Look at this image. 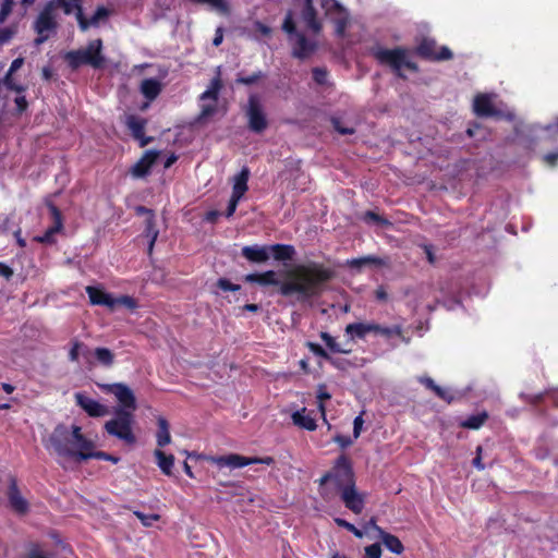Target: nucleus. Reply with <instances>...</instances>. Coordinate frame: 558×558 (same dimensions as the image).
<instances>
[{"label": "nucleus", "mask_w": 558, "mask_h": 558, "mask_svg": "<svg viewBox=\"0 0 558 558\" xmlns=\"http://www.w3.org/2000/svg\"><path fill=\"white\" fill-rule=\"evenodd\" d=\"M223 40V28L222 27H218L215 32V36H214V39H213V45L215 47H218L221 45Z\"/></svg>", "instance_id": "774afa93"}, {"label": "nucleus", "mask_w": 558, "mask_h": 558, "mask_svg": "<svg viewBox=\"0 0 558 558\" xmlns=\"http://www.w3.org/2000/svg\"><path fill=\"white\" fill-rule=\"evenodd\" d=\"M141 92L145 98L154 100L161 92V84L155 78H145L141 84Z\"/></svg>", "instance_id": "473e14b6"}, {"label": "nucleus", "mask_w": 558, "mask_h": 558, "mask_svg": "<svg viewBox=\"0 0 558 558\" xmlns=\"http://www.w3.org/2000/svg\"><path fill=\"white\" fill-rule=\"evenodd\" d=\"M3 83L10 90H14L16 93H23L25 90V87L23 85H17L14 83L12 76H10V73L5 74Z\"/></svg>", "instance_id": "864d4df0"}, {"label": "nucleus", "mask_w": 558, "mask_h": 558, "mask_svg": "<svg viewBox=\"0 0 558 558\" xmlns=\"http://www.w3.org/2000/svg\"><path fill=\"white\" fill-rule=\"evenodd\" d=\"M317 402H325L331 399V395L327 390V386L325 384H319L317 386Z\"/></svg>", "instance_id": "5fc2aeb1"}, {"label": "nucleus", "mask_w": 558, "mask_h": 558, "mask_svg": "<svg viewBox=\"0 0 558 558\" xmlns=\"http://www.w3.org/2000/svg\"><path fill=\"white\" fill-rule=\"evenodd\" d=\"M217 287L220 288L223 291H239L241 289L240 284L232 283L230 280L226 278H220L217 281Z\"/></svg>", "instance_id": "8fccbe9b"}, {"label": "nucleus", "mask_w": 558, "mask_h": 558, "mask_svg": "<svg viewBox=\"0 0 558 558\" xmlns=\"http://www.w3.org/2000/svg\"><path fill=\"white\" fill-rule=\"evenodd\" d=\"M371 265L379 267V266L384 265V260L379 257L371 256V255L347 260V266L352 269H361L364 266H371Z\"/></svg>", "instance_id": "2f4dec72"}, {"label": "nucleus", "mask_w": 558, "mask_h": 558, "mask_svg": "<svg viewBox=\"0 0 558 558\" xmlns=\"http://www.w3.org/2000/svg\"><path fill=\"white\" fill-rule=\"evenodd\" d=\"M94 355L97 362L105 367H111L114 363V354L108 348H96Z\"/></svg>", "instance_id": "c9c22d12"}, {"label": "nucleus", "mask_w": 558, "mask_h": 558, "mask_svg": "<svg viewBox=\"0 0 558 558\" xmlns=\"http://www.w3.org/2000/svg\"><path fill=\"white\" fill-rule=\"evenodd\" d=\"M265 74L262 71L254 72L251 75L243 76L241 74L238 75L235 82L242 85H253L256 84L259 80H262Z\"/></svg>", "instance_id": "79ce46f5"}, {"label": "nucleus", "mask_w": 558, "mask_h": 558, "mask_svg": "<svg viewBox=\"0 0 558 558\" xmlns=\"http://www.w3.org/2000/svg\"><path fill=\"white\" fill-rule=\"evenodd\" d=\"M363 423H364V421L361 415H359L354 418V421H353V437H354V439H357L360 437Z\"/></svg>", "instance_id": "e2e57ef3"}, {"label": "nucleus", "mask_w": 558, "mask_h": 558, "mask_svg": "<svg viewBox=\"0 0 558 558\" xmlns=\"http://www.w3.org/2000/svg\"><path fill=\"white\" fill-rule=\"evenodd\" d=\"M81 460L86 461L89 459H98V460H105L112 463H118L120 461V458L117 456H113L111 453L105 452V451H97L95 450V446L90 449L86 450L85 453H80Z\"/></svg>", "instance_id": "f704fd0d"}, {"label": "nucleus", "mask_w": 558, "mask_h": 558, "mask_svg": "<svg viewBox=\"0 0 558 558\" xmlns=\"http://www.w3.org/2000/svg\"><path fill=\"white\" fill-rule=\"evenodd\" d=\"M44 446L46 449L52 448L60 457L82 462L80 453H85L94 447V441L82 433V427L78 425H72L69 428L64 424H58L48 440H44Z\"/></svg>", "instance_id": "7ed1b4c3"}, {"label": "nucleus", "mask_w": 558, "mask_h": 558, "mask_svg": "<svg viewBox=\"0 0 558 558\" xmlns=\"http://www.w3.org/2000/svg\"><path fill=\"white\" fill-rule=\"evenodd\" d=\"M313 80L318 85H324L327 82L328 72L325 68H314L312 70Z\"/></svg>", "instance_id": "49530a36"}, {"label": "nucleus", "mask_w": 558, "mask_h": 558, "mask_svg": "<svg viewBox=\"0 0 558 558\" xmlns=\"http://www.w3.org/2000/svg\"><path fill=\"white\" fill-rule=\"evenodd\" d=\"M319 495L325 501L340 497L344 507L354 514H361L365 508V496L356 488L355 473L351 459L342 453L333 465L318 481Z\"/></svg>", "instance_id": "f03ea898"}, {"label": "nucleus", "mask_w": 558, "mask_h": 558, "mask_svg": "<svg viewBox=\"0 0 558 558\" xmlns=\"http://www.w3.org/2000/svg\"><path fill=\"white\" fill-rule=\"evenodd\" d=\"M159 153L156 150H147L142 158L135 162L130 172L134 178H144L149 174L151 167L156 162Z\"/></svg>", "instance_id": "412c9836"}, {"label": "nucleus", "mask_w": 558, "mask_h": 558, "mask_svg": "<svg viewBox=\"0 0 558 558\" xmlns=\"http://www.w3.org/2000/svg\"><path fill=\"white\" fill-rule=\"evenodd\" d=\"M414 52L420 58L434 62L447 61L453 58V53L449 47H438L436 40L429 37H423L415 47Z\"/></svg>", "instance_id": "9b49d317"}, {"label": "nucleus", "mask_w": 558, "mask_h": 558, "mask_svg": "<svg viewBox=\"0 0 558 558\" xmlns=\"http://www.w3.org/2000/svg\"><path fill=\"white\" fill-rule=\"evenodd\" d=\"M72 347L69 351V361L76 363L80 360V353L86 354L89 352L88 348L77 339L72 340Z\"/></svg>", "instance_id": "4c0bfd02"}, {"label": "nucleus", "mask_w": 558, "mask_h": 558, "mask_svg": "<svg viewBox=\"0 0 558 558\" xmlns=\"http://www.w3.org/2000/svg\"><path fill=\"white\" fill-rule=\"evenodd\" d=\"M381 553V547L378 543H374L365 547V556L367 558H380Z\"/></svg>", "instance_id": "3c124183"}, {"label": "nucleus", "mask_w": 558, "mask_h": 558, "mask_svg": "<svg viewBox=\"0 0 558 558\" xmlns=\"http://www.w3.org/2000/svg\"><path fill=\"white\" fill-rule=\"evenodd\" d=\"M544 161L550 166V167H554L556 166L557 161H558V151H554V153H548L544 156Z\"/></svg>", "instance_id": "69168bd1"}, {"label": "nucleus", "mask_w": 558, "mask_h": 558, "mask_svg": "<svg viewBox=\"0 0 558 558\" xmlns=\"http://www.w3.org/2000/svg\"><path fill=\"white\" fill-rule=\"evenodd\" d=\"M301 19L313 34L317 35L322 32L323 24L317 16V11L314 7L313 0H304Z\"/></svg>", "instance_id": "aec40b11"}, {"label": "nucleus", "mask_w": 558, "mask_h": 558, "mask_svg": "<svg viewBox=\"0 0 558 558\" xmlns=\"http://www.w3.org/2000/svg\"><path fill=\"white\" fill-rule=\"evenodd\" d=\"M159 230L156 227L155 217H148L145 220L144 235L149 239L148 242V255H151L156 240L158 238Z\"/></svg>", "instance_id": "72a5a7b5"}, {"label": "nucleus", "mask_w": 558, "mask_h": 558, "mask_svg": "<svg viewBox=\"0 0 558 558\" xmlns=\"http://www.w3.org/2000/svg\"><path fill=\"white\" fill-rule=\"evenodd\" d=\"M158 430L156 434V440L158 447L162 448L171 442L170 426L168 421L160 416L157 420Z\"/></svg>", "instance_id": "7c9ffc66"}, {"label": "nucleus", "mask_w": 558, "mask_h": 558, "mask_svg": "<svg viewBox=\"0 0 558 558\" xmlns=\"http://www.w3.org/2000/svg\"><path fill=\"white\" fill-rule=\"evenodd\" d=\"M7 496L10 507L14 512L17 514L27 513L29 506L27 500L22 496L15 477L10 478Z\"/></svg>", "instance_id": "dca6fc26"}, {"label": "nucleus", "mask_w": 558, "mask_h": 558, "mask_svg": "<svg viewBox=\"0 0 558 558\" xmlns=\"http://www.w3.org/2000/svg\"><path fill=\"white\" fill-rule=\"evenodd\" d=\"M473 111L480 118L500 116V111L494 106L488 94H477L473 99Z\"/></svg>", "instance_id": "a211bd4d"}, {"label": "nucleus", "mask_w": 558, "mask_h": 558, "mask_svg": "<svg viewBox=\"0 0 558 558\" xmlns=\"http://www.w3.org/2000/svg\"><path fill=\"white\" fill-rule=\"evenodd\" d=\"M328 363L333 366L335 368L345 372L350 368L356 367L359 364L355 362H352L344 357H335L330 355V359L328 360Z\"/></svg>", "instance_id": "ea45409f"}, {"label": "nucleus", "mask_w": 558, "mask_h": 558, "mask_svg": "<svg viewBox=\"0 0 558 558\" xmlns=\"http://www.w3.org/2000/svg\"><path fill=\"white\" fill-rule=\"evenodd\" d=\"M240 199H241L240 197L231 195V198L229 201V204H228V207H227V210H226V217L229 218V217L233 216V214L236 210V207H238V204H239Z\"/></svg>", "instance_id": "13d9d810"}, {"label": "nucleus", "mask_w": 558, "mask_h": 558, "mask_svg": "<svg viewBox=\"0 0 558 558\" xmlns=\"http://www.w3.org/2000/svg\"><path fill=\"white\" fill-rule=\"evenodd\" d=\"M24 63V59L23 58H16L12 61L11 65H10V69L8 71V73H10V76H12V74L14 72H16Z\"/></svg>", "instance_id": "338daca9"}, {"label": "nucleus", "mask_w": 558, "mask_h": 558, "mask_svg": "<svg viewBox=\"0 0 558 558\" xmlns=\"http://www.w3.org/2000/svg\"><path fill=\"white\" fill-rule=\"evenodd\" d=\"M76 404L90 417H102L108 414V408L83 392L75 393Z\"/></svg>", "instance_id": "f3484780"}, {"label": "nucleus", "mask_w": 558, "mask_h": 558, "mask_svg": "<svg viewBox=\"0 0 558 558\" xmlns=\"http://www.w3.org/2000/svg\"><path fill=\"white\" fill-rule=\"evenodd\" d=\"M333 521L339 527L345 529L347 531L351 532L355 537L362 538L364 536V533L349 521L342 518H335Z\"/></svg>", "instance_id": "a19ab883"}, {"label": "nucleus", "mask_w": 558, "mask_h": 558, "mask_svg": "<svg viewBox=\"0 0 558 558\" xmlns=\"http://www.w3.org/2000/svg\"><path fill=\"white\" fill-rule=\"evenodd\" d=\"M250 169L247 167H243L241 171L234 177L232 195L240 198L243 197V195L248 190L247 182L250 179Z\"/></svg>", "instance_id": "bb28decb"}, {"label": "nucleus", "mask_w": 558, "mask_h": 558, "mask_svg": "<svg viewBox=\"0 0 558 558\" xmlns=\"http://www.w3.org/2000/svg\"><path fill=\"white\" fill-rule=\"evenodd\" d=\"M375 531L378 533V537L389 551L396 555H401L404 551L402 542L396 535L386 532L378 525H375Z\"/></svg>", "instance_id": "393cba45"}, {"label": "nucleus", "mask_w": 558, "mask_h": 558, "mask_svg": "<svg viewBox=\"0 0 558 558\" xmlns=\"http://www.w3.org/2000/svg\"><path fill=\"white\" fill-rule=\"evenodd\" d=\"M111 392L116 396L119 403L125 409L135 410L136 399L133 391L124 384H114L111 387Z\"/></svg>", "instance_id": "5701e85b"}, {"label": "nucleus", "mask_w": 558, "mask_h": 558, "mask_svg": "<svg viewBox=\"0 0 558 558\" xmlns=\"http://www.w3.org/2000/svg\"><path fill=\"white\" fill-rule=\"evenodd\" d=\"M133 414L124 409H117L114 417L107 421L104 425V429L110 436L122 440L126 445H134L136 442V436L133 433Z\"/></svg>", "instance_id": "0eeeda50"}, {"label": "nucleus", "mask_w": 558, "mask_h": 558, "mask_svg": "<svg viewBox=\"0 0 558 558\" xmlns=\"http://www.w3.org/2000/svg\"><path fill=\"white\" fill-rule=\"evenodd\" d=\"M53 225L49 227L43 235L36 236L34 240L43 244H53L56 242L54 235L63 229V218L60 209L53 204H48Z\"/></svg>", "instance_id": "2eb2a0df"}, {"label": "nucleus", "mask_w": 558, "mask_h": 558, "mask_svg": "<svg viewBox=\"0 0 558 558\" xmlns=\"http://www.w3.org/2000/svg\"><path fill=\"white\" fill-rule=\"evenodd\" d=\"M208 461L223 468L229 466L232 469L243 468L251 464H275V459L270 456L267 457H244L238 453H230L226 456L209 457Z\"/></svg>", "instance_id": "9d476101"}, {"label": "nucleus", "mask_w": 558, "mask_h": 558, "mask_svg": "<svg viewBox=\"0 0 558 558\" xmlns=\"http://www.w3.org/2000/svg\"><path fill=\"white\" fill-rule=\"evenodd\" d=\"M305 345L314 355L319 356L327 362L330 359V354L320 344L307 341Z\"/></svg>", "instance_id": "37998d69"}, {"label": "nucleus", "mask_w": 558, "mask_h": 558, "mask_svg": "<svg viewBox=\"0 0 558 558\" xmlns=\"http://www.w3.org/2000/svg\"><path fill=\"white\" fill-rule=\"evenodd\" d=\"M216 111H217L216 105H205L202 107L201 113L198 116V120L209 118V117L214 116L216 113Z\"/></svg>", "instance_id": "4d7b16f0"}, {"label": "nucleus", "mask_w": 558, "mask_h": 558, "mask_svg": "<svg viewBox=\"0 0 558 558\" xmlns=\"http://www.w3.org/2000/svg\"><path fill=\"white\" fill-rule=\"evenodd\" d=\"M372 54L381 65L390 66L400 78H407L402 73L403 68L412 72H418V65L408 59L409 50L407 48L396 47L387 49L378 47L372 50Z\"/></svg>", "instance_id": "39448f33"}, {"label": "nucleus", "mask_w": 558, "mask_h": 558, "mask_svg": "<svg viewBox=\"0 0 558 558\" xmlns=\"http://www.w3.org/2000/svg\"><path fill=\"white\" fill-rule=\"evenodd\" d=\"M331 123H332V126L333 129L341 135H351L353 134L355 131L353 128H347V126H343L341 124V121L337 118H333L331 120Z\"/></svg>", "instance_id": "603ef678"}, {"label": "nucleus", "mask_w": 558, "mask_h": 558, "mask_svg": "<svg viewBox=\"0 0 558 558\" xmlns=\"http://www.w3.org/2000/svg\"><path fill=\"white\" fill-rule=\"evenodd\" d=\"M322 8L325 14L336 24V33L343 35L348 23L349 14L337 0H323Z\"/></svg>", "instance_id": "ddd939ff"}, {"label": "nucleus", "mask_w": 558, "mask_h": 558, "mask_svg": "<svg viewBox=\"0 0 558 558\" xmlns=\"http://www.w3.org/2000/svg\"><path fill=\"white\" fill-rule=\"evenodd\" d=\"M332 440H333V442L338 444L343 449L350 447L353 444V440L349 436L341 435V434H337L332 438Z\"/></svg>", "instance_id": "6e6d98bb"}, {"label": "nucleus", "mask_w": 558, "mask_h": 558, "mask_svg": "<svg viewBox=\"0 0 558 558\" xmlns=\"http://www.w3.org/2000/svg\"><path fill=\"white\" fill-rule=\"evenodd\" d=\"M154 456L157 460V465L165 475H172V469L174 465V456L167 454L161 449H156Z\"/></svg>", "instance_id": "c85d7f7f"}, {"label": "nucleus", "mask_w": 558, "mask_h": 558, "mask_svg": "<svg viewBox=\"0 0 558 558\" xmlns=\"http://www.w3.org/2000/svg\"><path fill=\"white\" fill-rule=\"evenodd\" d=\"M134 515L141 521L144 526H151L154 522L160 519L157 513L145 514L141 511H134Z\"/></svg>", "instance_id": "c03bdc74"}, {"label": "nucleus", "mask_w": 558, "mask_h": 558, "mask_svg": "<svg viewBox=\"0 0 558 558\" xmlns=\"http://www.w3.org/2000/svg\"><path fill=\"white\" fill-rule=\"evenodd\" d=\"M371 332L389 339L392 336H401L402 330L400 326L384 327L375 323H352L345 327V333L351 340L364 339Z\"/></svg>", "instance_id": "1a4fd4ad"}, {"label": "nucleus", "mask_w": 558, "mask_h": 558, "mask_svg": "<svg viewBox=\"0 0 558 558\" xmlns=\"http://www.w3.org/2000/svg\"><path fill=\"white\" fill-rule=\"evenodd\" d=\"M33 28L38 35L34 40L36 46L44 44L49 39L50 34L56 33L58 22L54 14V1L45 4L34 21Z\"/></svg>", "instance_id": "6e6552de"}, {"label": "nucleus", "mask_w": 558, "mask_h": 558, "mask_svg": "<svg viewBox=\"0 0 558 558\" xmlns=\"http://www.w3.org/2000/svg\"><path fill=\"white\" fill-rule=\"evenodd\" d=\"M439 399L447 401L450 403L452 401V397L450 393L442 387L436 386V388L433 391Z\"/></svg>", "instance_id": "052dcab7"}, {"label": "nucleus", "mask_w": 558, "mask_h": 558, "mask_svg": "<svg viewBox=\"0 0 558 558\" xmlns=\"http://www.w3.org/2000/svg\"><path fill=\"white\" fill-rule=\"evenodd\" d=\"M125 125L134 140L138 141L141 147L147 146L153 137L145 135L147 120L136 114H129L125 119Z\"/></svg>", "instance_id": "4468645a"}, {"label": "nucleus", "mask_w": 558, "mask_h": 558, "mask_svg": "<svg viewBox=\"0 0 558 558\" xmlns=\"http://www.w3.org/2000/svg\"><path fill=\"white\" fill-rule=\"evenodd\" d=\"M363 219L366 222L373 221L380 226H389L390 225V221L388 219L384 218L383 216H380L372 210L365 211Z\"/></svg>", "instance_id": "a18cd8bd"}, {"label": "nucleus", "mask_w": 558, "mask_h": 558, "mask_svg": "<svg viewBox=\"0 0 558 558\" xmlns=\"http://www.w3.org/2000/svg\"><path fill=\"white\" fill-rule=\"evenodd\" d=\"M85 291L92 305H101L110 310L116 307L114 298L110 293L105 292L102 289L94 286H87Z\"/></svg>", "instance_id": "4be33fe9"}, {"label": "nucleus", "mask_w": 558, "mask_h": 558, "mask_svg": "<svg viewBox=\"0 0 558 558\" xmlns=\"http://www.w3.org/2000/svg\"><path fill=\"white\" fill-rule=\"evenodd\" d=\"M102 39L96 38L89 40L84 48L65 52L63 59L68 66L73 71L83 65H89L95 70H100L106 66V57L102 53Z\"/></svg>", "instance_id": "20e7f679"}, {"label": "nucleus", "mask_w": 558, "mask_h": 558, "mask_svg": "<svg viewBox=\"0 0 558 558\" xmlns=\"http://www.w3.org/2000/svg\"><path fill=\"white\" fill-rule=\"evenodd\" d=\"M14 29L10 27L0 28V45L8 43L14 35Z\"/></svg>", "instance_id": "680f3d73"}, {"label": "nucleus", "mask_w": 558, "mask_h": 558, "mask_svg": "<svg viewBox=\"0 0 558 558\" xmlns=\"http://www.w3.org/2000/svg\"><path fill=\"white\" fill-rule=\"evenodd\" d=\"M278 262L291 260L295 255V248L290 244H272L269 245V255Z\"/></svg>", "instance_id": "cd10ccee"}, {"label": "nucleus", "mask_w": 558, "mask_h": 558, "mask_svg": "<svg viewBox=\"0 0 558 558\" xmlns=\"http://www.w3.org/2000/svg\"><path fill=\"white\" fill-rule=\"evenodd\" d=\"M246 117L248 120V129L252 132L260 134L267 129L268 121L256 95H251L248 98Z\"/></svg>", "instance_id": "f8f14e48"}, {"label": "nucleus", "mask_w": 558, "mask_h": 558, "mask_svg": "<svg viewBox=\"0 0 558 558\" xmlns=\"http://www.w3.org/2000/svg\"><path fill=\"white\" fill-rule=\"evenodd\" d=\"M116 306L117 305H124L125 307L130 310H134L137 307V302L134 298L130 295H121L119 298H114Z\"/></svg>", "instance_id": "09e8293b"}, {"label": "nucleus", "mask_w": 558, "mask_h": 558, "mask_svg": "<svg viewBox=\"0 0 558 558\" xmlns=\"http://www.w3.org/2000/svg\"><path fill=\"white\" fill-rule=\"evenodd\" d=\"M320 339L325 342L326 347L332 352V353H342V354H349L351 353V349H344L342 348L336 339L328 332L322 331L319 333Z\"/></svg>", "instance_id": "e433bc0d"}, {"label": "nucleus", "mask_w": 558, "mask_h": 558, "mask_svg": "<svg viewBox=\"0 0 558 558\" xmlns=\"http://www.w3.org/2000/svg\"><path fill=\"white\" fill-rule=\"evenodd\" d=\"M14 102L16 105V110L19 113H23L28 107V102H27L25 96H17L14 99Z\"/></svg>", "instance_id": "0e129e2a"}, {"label": "nucleus", "mask_w": 558, "mask_h": 558, "mask_svg": "<svg viewBox=\"0 0 558 558\" xmlns=\"http://www.w3.org/2000/svg\"><path fill=\"white\" fill-rule=\"evenodd\" d=\"M221 87L222 84L220 77L217 76L213 78L209 88L201 95V99H213L216 101L218 99Z\"/></svg>", "instance_id": "58836bf2"}, {"label": "nucleus", "mask_w": 558, "mask_h": 558, "mask_svg": "<svg viewBox=\"0 0 558 558\" xmlns=\"http://www.w3.org/2000/svg\"><path fill=\"white\" fill-rule=\"evenodd\" d=\"M335 276L336 272L332 268L326 267L320 263L310 262L305 265L296 266L289 274L291 280L284 282L278 280L275 270L248 274L245 276V281L263 287L280 286L279 293L282 296L298 294V300L305 302L319 296L324 291L325 284L332 280Z\"/></svg>", "instance_id": "f257e3e1"}, {"label": "nucleus", "mask_w": 558, "mask_h": 558, "mask_svg": "<svg viewBox=\"0 0 558 558\" xmlns=\"http://www.w3.org/2000/svg\"><path fill=\"white\" fill-rule=\"evenodd\" d=\"M281 29L289 36L292 43L291 54L299 60L310 58L317 49V44L306 38L303 33L298 32L292 11H288L284 16Z\"/></svg>", "instance_id": "423d86ee"}, {"label": "nucleus", "mask_w": 558, "mask_h": 558, "mask_svg": "<svg viewBox=\"0 0 558 558\" xmlns=\"http://www.w3.org/2000/svg\"><path fill=\"white\" fill-rule=\"evenodd\" d=\"M241 254L251 263H266L269 259V245H246L242 247Z\"/></svg>", "instance_id": "b1692460"}, {"label": "nucleus", "mask_w": 558, "mask_h": 558, "mask_svg": "<svg viewBox=\"0 0 558 558\" xmlns=\"http://www.w3.org/2000/svg\"><path fill=\"white\" fill-rule=\"evenodd\" d=\"M482 446L476 447V456L472 461V464L474 468H476L480 471H483L485 469V464L482 462Z\"/></svg>", "instance_id": "bf43d9fd"}, {"label": "nucleus", "mask_w": 558, "mask_h": 558, "mask_svg": "<svg viewBox=\"0 0 558 558\" xmlns=\"http://www.w3.org/2000/svg\"><path fill=\"white\" fill-rule=\"evenodd\" d=\"M307 409L302 408L291 414L292 423L303 429L313 432L317 428V423L314 417L306 413Z\"/></svg>", "instance_id": "a878e982"}, {"label": "nucleus", "mask_w": 558, "mask_h": 558, "mask_svg": "<svg viewBox=\"0 0 558 558\" xmlns=\"http://www.w3.org/2000/svg\"><path fill=\"white\" fill-rule=\"evenodd\" d=\"M109 15H110V10L104 5L98 7L90 19H87L84 15L83 9H78V12H76V21H77L80 29L82 32H86L89 27H97L99 25V23L101 21L107 20L109 17Z\"/></svg>", "instance_id": "6ab92c4d"}, {"label": "nucleus", "mask_w": 558, "mask_h": 558, "mask_svg": "<svg viewBox=\"0 0 558 558\" xmlns=\"http://www.w3.org/2000/svg\"><path fill=\"white\" fill-rule=\"evenodd\" d=\"M488 417V413L486 411H482L459 422V426L465 429H480L486 423Z\"/></svg>", "instance_id": "c756f323"}, {"label": "nucleus", "mask_w": 558, "mask_h": 558, "mask_svg": "<svg viewBox=\"0 0 558 558\" xmlns=\"http://www.w3.org/2000/svg\"><path fill=\"white\" fill-rule=\"evenodd\" d=\"M13 4H14V0H2L1 9H0V24L5 22V20L12 12Z\"/></svg>", "instance_id": "de8ad7c7"}]
</instances>
